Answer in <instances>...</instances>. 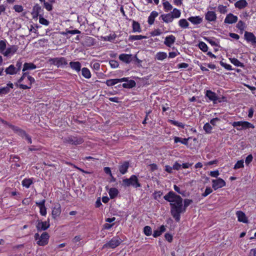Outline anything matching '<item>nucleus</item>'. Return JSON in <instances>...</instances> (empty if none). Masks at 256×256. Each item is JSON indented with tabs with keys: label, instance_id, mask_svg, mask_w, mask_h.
I'll use <instances>...</instances> for the list:
<instances>
[{
	"label": "nucleus",
	"instance_id": "obj_30",
	"mask_svg": "<svg viewBox=\"0 0 256 256\" xmlns=\"http://www.w3.org/2000/svg\"><path fill=\"white\" fill-rule=\"evenodd\" d=\"M109 195L111 199L115 198L118 194V190L114 188H110L109 190Z\"/></svg>",
	"mask_w": 256,
	"mask_h": 256
},
{
	"label": "nucleus",
	"instance_id": "obj_9",
	"mask_svg": "<svg viewBox=\"0 0 256 256\" xmlns=\"http://www.w3.org/2000/svg\"><path fill=\"white\" fill-rule=\"evenodd\" d=\"M212 188L214 190L222 188L226 184L225 181L221 178H218L216 180H212Z\"/></svg>",
	"mask_w": 256,
	"mask_h": 256
},
{
	"label": "nucleus",
	"instance_id": "obj_15",
	"mask_svg": "<svg viewBox=\"0 0 256 256\" xmlns=\"http://www.w3.org/2000/svg\"><path fill=\"white\" fill-rule=\"evenodd\" d=\"M119 59L125 63L129 64L132 60V54H122L119 56Z\"/></svg>",
	"mask_w": 256,
	"mask_h": 256
},
{
	"label": "nucleus",
	"instance_id": "obj_12",
	"mask_svg": "<svg viewBox=\"0 0 256 256\" xmlns=\"http://www.w3.org/2000/svg\"><path fill=\"white\" fill-rule=\"evenodd\" d=\"M130 166V162L128 161H125L118 166V170L120 173L124 174L127 172Z\"/></svg>",
	"mask_w": 256,
	"mask_h": 256
},
{
	"label": "nucleus",
	"instance_id": "obj_62",
	"mask_svg": "<svg viewBox=\"0 0 256 256\" xmlns=\"http://www.w3.org/2000/svg\"><path fill=\"white\" fill-rule=\"evenodd\" d=\"M164 237H165V238L169 242H171L172 240V234H168V233H166L165 234H164Z\"/></svg>",
	"mask_w": 256,
	"mask_h": 256
},
{
	"label": "nucleus",
	"instance_id": "obj_1",
	"mask_svg": "<svg viewBox=\"0 0 256 256\" xmlns=\"http://www.w3.org/2000/svg\"><path fill=\"white\" fill-rule=\"evenodd\" d=\"M164 198L169 202L170 207V214L176 222H179L180 218V214L186 212V208L193 202L192 200L183 199L174 192L170 191L164 196Z\"/></svg>",
	"mask_w": 256,
	"mask_h": 256
},
{
	"label": "nucleus",
	"instance_id": "obj_38",
	"mask_svg": "<svg viewBox=\"0 0 256 256\" xmlns=\"http://www.w3.org/2000/svg\"><path fill=\"white\" fill-rule=\"evenodd\" d=\"M32 183L30 178H24L22 182V185L26 188H28Z\"/></svg>",
	"mask_w": 256,
	"mask_h": 256
},
{
	"label": "nucleus",
	"instance_id": "obj_49",
	"mask_svg": "<svg viewBox=\"0 0 256 256\" xmlns=\"http://www.w3.org/2000/svg\"><path fill=\"white\" fill-rule=\"evenodd\" d=\"M236 28L242 31L245 28V24L242 20H240L236 24Z\"/></svg>",
	"mask_w": 256,
	"mask_h": 256
},
{
	"label": "nucleus",
	"instance_id": "obj_3",
	"mask_svg": "<svg viewBox=\"0 0 256 256\" xmlns=\"http://www.w3.org/2000/svg\"><path fill=\"white\" fill-rule=\"evenodd\" d=\"M63 142L72 145L77 146L84 142V138L79 136H68L63 138Z\"/></svg>",
	"mask_w": 256,
	"mask_h": 256
},
{
	"label": "nucleus",
	"instance_id": "obj_29",
	"mask_svg": "<svg viewBox=\"0 0 256 256\" xmlns=\"http://www.w3.org/2000/svg\"><path fill=\"white\" fill-rule=\"evenodd\" d=\"M132 27V32H142V29H141V28L140 26V24L137 22L133 20Z\"/></svg>",
	"mask_w": 256,
	"mask_h": 256
},
{
	"label": "nucleus",
	"instance_id": "obj_47",
	"mask_svg": "<svg viewBox=\"0 0 256 256\" xmlns=\"http://www.w3.org/2000/svg\"><path fill=\"white\" fill-rule=\"evenodd\" d=\"M32 11L40 14L43 10L41 6L38 4H36L34 6Z\"/></svg>",
	"mask_w": 256,
	"mask_h": 256
},
{
	"label": "nucleus",
	"instance_id": "obj_64",
	"mask_svg": "<svg viewBox=\"0 0 256 256\" xmlns=\"http://www.w3.org/2000/svg\"><path fill=\"white\" fill-rule=\"evenodd\" d=\"M9 128H12L14 132H16L17 134L19 130H20V128L18 126H14V125H12L11 124H8Z\"/></svg>",
	"mask_w": 256,
	"mask_h": 256
},
{
	"label": "nucleus",
	"instance_id": "obj_50",
	"mask_svg": "<svg viewBox=\"0 0 256 256\" xmlns=\"http://www.w3.org/2000/svg\"><path fill=\"white\" fill-rule=\"evenodd\" d=\"M10 92V89L8 88V86L0 88V95L7 94Z\"/></svg>",
	"mask_w": 256,
	"mask_h": 256
},
{
	"label": "nucleus",
	"instance_id": "obj_43",
	"mask_svg": "<svg viewBox=\"0 0 256 256\" xmlns=\"http://www.w3.org/2000/svg\"><path fill=\"white\" fill-rule=\"evenodd\" d=\"M198 47L204 52H206L208 51V46L204 42H200L198 44Z\"/></svg>",
	"mask_w": 256,
	"mask_h": 256
},
{
	"label": "nucleus",
	"instance_id": "obj_4",
	"mask_svg": "<svg viewBox=\"0 0 256 256\" xmlns=\"http://www.w3.org/2000/svg\"><path fill=\"white\" fill-rule=\"evenodd\" d=\"M122 240L118 236H114L110 240L105 244L102 248H114L118 246Z\"/></svg>",
	"mask_w": 256,
	"mask_h": 256
},
{
	"label": "nucleus",
	"instance_id": "obj_42",
	"mask_svg": "<svg viewBox=\"0 0 256 256\" xmlns=\"http://www.w3.org/2000/svg\"><path fill=\"white\" fill-rule=\"evenodd\" d=\"M106 83L108 86H113L118 83V78L108 80Z\"/></svg>",
	"mask_w": 256,
	"mask_h": 256
},
{
	"label": "nucleus",
	"instance_id": "obj_55",
	"mask_svg": "<svg viewBox=\"0 0 256 256\" xmlns=\"http://www.w3.org/2000/svg\"><path fill=\"white\" fill-rule=\"evenodd\" d=\"M112 68H116L118 66V62L115 60H110L109 62Z\"/></svg>",
	"mask_w": 256,
	"mask_h": 256
},
{
	"label": "nucleus",
	"instance_id": "obj_26",
	"mask_svg": "<svg viewBox=\"0 0 256 256\" xmlns=\"http://www.w3.org/2000/svg\"><path fill=\"white\" fill-rule=\"evenodd\" d=\"M166 229L164 225H162L158 230H156L154 231L153 236L154 238H157L160 236L162 232L166 231Z\"/></svg>",
	"mask_w": 256,
	"mask_h": 256
},
{
	"label": "nucleus",
	"instance_id": "obj_2",
	"mask_svg": "<svg viewBox=\"0 0 256 256\" xmlns=\"http://www.w3.org/2000/svg\"><path fill=\"white\" fill-rule=\"evenodd\" d=\"M122 185L125 188L131 186L136 188L141 186V184L138 182V177L136 175H132L129 178H126L123 179Z\"/></svg>",
	"mask_w": 256,
	"mask_h": 256
},
{
	"label": "nucleus",
	"instance_id": "obj_41",
	"mask_svg": "<svg viewBox=\"0 0 256 256\" xmlns=\"http://www.w3.org/2000/svg\"><path fill=\"white\" fill-rule=\"evenodd\" d=\"M6 40H0V52L1 54H3V53L4 52V50L6 48Z\"/></svg>",
	"mask_w": 256,
	"mask_h": 256
},
{
	"label": "nucleus",
	"instance_id": "obj_34",
	"mask_svg": "<svg viewBox=\"0 0 256 256\" xmlns=\"http://www.w3.org/2000/svg\"><path fill=\"white\" fill-rule=\"evenodd\" d=\"M230 62L234 64V66H240L241 68H244V65L243 63L240 62L237 58H231L230 59Z\"/></svg>",
	"mask_w": 256,
	"mask_h": 256
},
{
	"label": "nucleus",
	"instance_id": "obj_14",
	"mask_svg": "<svg viewBox=\"0 0 256 256\" xmlns=\"http://www.w3.org/2000/svg\"><path fill=\"white\" fill-rule=\"evenodd\" d=\"M238 20V17L232 14H228L224 19V23L232 24Z\"/></svg>",
	"mask_w": 256,
	"mask_h": 256
},
{
	"label": "nucleus",
	"instance_id": "obj_40",
	"mask_svg": "<svg viewBox=\"0 0 256 256\" xmlns=\"http://www.w3.org/2000/svg\"><path fill=\"white\" fill-rule=\"evenodd\" d=\"M170 13L172 14L174 18H180L181 14L180 10L176 8H174L173 11Z\"/></svg>",
	"mask_w": 256,
	"mask_h": 256
},
{
	"label": "nucleus",
	"instance_id": "obj_36",
	"mask_svg": "<svg viewBox=\"0 0 256 256\" xmlns=\"http://www.w3.org/2000/svg\"><path fill=\"white\" fill-rule=\"evenodd\" d=\"M167 57L166 53L164 52H159L156 55V58L158 60H162L165 59Z\"/></svg>",
	"mask_w": 256,
	"mask_h": 256
},
{
	"label": "nucleus",
	"instance_id": "obj_45",
	"mask_svg": "<svg viewBox=\"0 0 256 256\" xmlns=\"http://www.w3.org/2000/svg\"><path fill=\"white\" fill-rule=\"evenodd\" d=\"M244 160H238L236 162V163L235 164L234 168L235 170H236L238 168H244Z\"/></svg>",
	"mask_w": 256,
	"mask_h": 256
},
{
	"label": "nucleus",
	"instance_id": "obj_51",
	"mask_svg": "<svg viewBox=\"0 0 256 256\" xmlns=\"http://www.w3.org/2000/svg\"><path fill=\"white\" fill-rule=\"evenodd\" d=\"M204 130L206 133L210 134L212 132V127L209 123H206L204 126Z\"/></svg>",
	"mask_w": 256,
	"mask_h": 256
},
{
	"label": "nucleus",
	"instance_id": "obj_54",
	"mask_svg": "<svg viewBox=\"0 0 256 256\" xmlns=\"http://www.w3.org/2000/svg\"><path fill=\"white\" fill-rule=\"evenodd\" d=\"M212 192V189L210 187H207L204 193L202 194V196L206 197Z\"/></svg>",
	"mask_w": 256,
	"mask_h": 256
},
{
	"label": "nucleus",
	"instance_id": "obj_58",
	"mask_svg": "<svg viewBox=\"0 0 256 256\" xmlns=\"http://www.w3.org/2000/svg\"><path fill=\"white\" fill-rule=\"evenodd\" d=\"M14 9L16 12H20L24 10L22 6L20 5L14 6Z\"/></svg>",
	"mask_w": 256,
	"mask_h": 256
},
{
	"label": "nucleus",
	"instance_id": "obj_24",
	"mask_svg": "<svg viewBox=\"0 0 256 256\" xmlns=\"http://www.w3.org/2000/svg\"><path fill=\"white\" fill-rule=\"evenodd\" d=\"M254 128V126L251 123H250L248 122L242 121L241 128H237L236 129L238 130H240L243 129H246V128Z\"/></svg>",
	"mask_w": 256,
	"mask_h": 256
},
{
	"label": "nucleus",
	"instance_id": "obj_31",
	"mask_svg": "<svg viewBox=\"0 0 256 256\" xmlns=\"http://www.w3.org/2000/svg\"><path fill=\"white\" fill-rule=\"evenodd\" d=\"M174 142L175 143H178V142H180L184 145L188 144V140H189V138H182L178 137V136H174Z\"/></svg>",
	"mask_w": 256,
	"mask_h": 256
},
{
	"label": "nucleus",
	"instance_id": "obj_18",
	"mask_svg": "<svg viewBox=\"0 0 256 256\" xmlns=\"http://www.w3.org/2000/svg\"><path fill=\"white\" fill-rule=\"evenodd\" d=\"M176 41V38L173 35H170L166 36L165 38L164 44L167 46L170 47Z\"/></svg>",
	"mask_w": 256,
	"mask_h": 256
},
{
	"label": "nucleus",
	"instance_id": "obj_33",
	"mask_svg": "<svg viewBox=\"0 0 256 256\" xmlns=\"http://www.w3.org/2000/svg\"><path fill=\"white\" fill-rule=\"evenodd\" d=\"M82 76L86 78H90L91 76L90 72L86 68H84L82 69Z\"/></svg>",
	"mask_w": 256,
	"mask_h": 256
},
{
	"label": "nucleus",
	"instance_id": "obj_13",
	"mask_svg": "<svg viewBox=\"0 0 256 256\" xmlns=\"http://www.w3.org/2000/svg\"><path fill=\"white\" fill-rule=\"evenodd\" d=\"M18 49V47L17 46H11L10 47L6 49V51L3 53V54L6 56H8L10 55H12L17 51Z\"/></svg>",
	"mask_w": 256,
	"mask_h": 256
},
{
	"label": "nucleus",
	"instance_id": "obj_32",
	"mask_svg": "<svg viewBox=\"0 0 256 256\" xmlns=\"http://www.w3.org/2000/svg\"><path fill=\"white\" fill-rule=\"evenodd\" d=\"M179 26L182 28H188L189 23L186 19H180L178 21Z\"/></svg>",
	"mask_w": 256,
	"mask_h": 256
},
{
	"label": "nucleus",
	"instance_id": "obj_44",
	"mask_svg": "<svg viewBox=\"0 0 256 256\" xmlns=\"http://www.w3.org/2000/svg\"><path fill=\"white\" fill-rule=\"evenodd\" d=\"M39 22L42 24L44 25V26H48L50 24V22L48 20L46 19L43 18L42 15H40L39 18Z\"/></svg>",
	"mask_w": 256,
	"mask_h": 256
},
{
	"label": "nucleus",
	"instance_id": "obj_60",
	"mask_svg": "<svg viewBox=\"0 0 256 256\" xmlns=\"http://www.w3.org/2000/svg\"><path fill=\"white\" fill-rule=\"evenodd\" d=\"M44 6L46 8V9L48 11H50L52 10V4L48 2H46L44 3Z\"/></svg>",
	"mask_w": 256,
	"mask_h": 256
},
{
	"label": "nucleus",
	"instance_id": "obj_35",
	"mask_svg": "<svg viewBox=\"0 0 256 256\" xmlns=\"http://www.w3.org/2000/svg\"><path fill=\"white\" fill-rule=\"evenodd\" d=\"M147 38L146 36L138 35V36H130L128 38V40L130 41L140 40L142 39Z\"/></svg>",
	"mask_w": 256,
	"mask_h": 256
},
{
	"label": "nucleus",
	"instance_id": "obj_7",
	"mask_svg": "<svg viewBox=\"0 0 256 256\" xmlns=\"http://www.w3.org/2000/svg\"><path fill=\"white\" fill-rule=\"evenodd\" d=\"M50 226V219L48 218L47 220L42 222V220H38V223L36 225V228L38 232L42 230H46Z\"/></svg>",
	"mask_w": 256,
	"mask_h": 256
},
{
	"label": "nucleus",
	"instance_id": "obj_28",
	"mask_svg": "<svg viewBox=\"0 0 256 256\" xmlns=\"http://www.w3.org/2000/svg\"><path fill=\"white\" fill-rule=\"evenodd\" d=\"M158 16V12L156 11H152L148 18V23L152 25L154 23V18Z\"/></svg>",
	"mask_w": 256,
	"mask_h": 256
},
{
	"label": "nucleus",
	"instance_id": "obj_59",
	"mask_svg": "<svg viewBox=\"0 0 256 256\" xmlns=\"http://www.w3.org/2000/svg\"><path fill=\"white\" fill-rule=\"evenodd\" d=\"M253 156L252 154H249L245 160L246 164L248 166L252 160Z\"/></svg>",
	"mask_w": 256,
	"mask_h": 256
},
{
	"label": "nucleus",
	"instance_id": "obj_25",
	"mask_svg": "<svg viewBox=\"0 0 256 256\" xmlns=\"http://www.w3.org/2000/svg\"><path fill=\"white\" fill-rule=\"evenodd\" d=\"M5 72L7 74L13 75L16 74L18 72V70H16V68L14 65L11 64L6 69Z\"/></svg>",
	"mask_w": 256,
	"mask_h": 256
},
{
	"label": "nucleus",
	"instance_id": "obj_27",
	"mask_svg": "<svg viewBox=\"0 0 256 256\" xmlns=\"http://www.w3.org/2000/svg\"><path fill=\"white\" fill-rule=\"evenodd\" d=\"M36 68V66L32 62H25L24 64L22 72L28 70H32Z\"/></svg>",
	"mask_w": 256,
	"mask_h": 256
},
{
	"label": "nucleus",
	"instance_id": "obj_10",
	"mask_svg": "<svg viewBox=\"0 0 256 256\" xmlns=\"http://www.w3.org/2000/svg\"><path fill=\"white\" fill-rule=\"evenodd\" d=\"M62 212L61 206L58 204L52 208V215L54 220H56L60 215Z\"/></svg>",
	"mask_w": 256,
	"mask_h": 256
},
{
	"label": "nucleus",
	"instance_id": "obj_17",
	"mask_svg": "<svg viewBox=\"0 0 256 256\" xmlns=\"http://www.w3.org/2000/svg\"><path fill=\"white\" fill-rule=\"evenodd\" d=\"M238 220L244 223H248V220L245 214L242 211L239 210L236 212Z\"/></svg>",
	"mask_w": 256,
	"mask_h": 256
},
{
	"label": "nucleus",
	"instance_id": "obj_20",
	"mask_svg": "<svg viewBox=\"0 0 256 256\" xmlns=\"http://www.w3.org/2000/svg\"><path fill=\"white\" fill-rule=\"evenodd\" d=\"M160 18L163 21L166 23H169L172 22L174 18L172 16V13H168L167 14H163L160 16Z\"/></svg>",
	"mask_w": 256,
	"mask_h": 256
},
{
	"label": "nucleus",
	"instance_id": "obj_21",
	"mask_svg": "<svg viewBox=\"0 0 256 256\" xmlns=\"http://www.w3.org/2000/svg\"><path fill=\"white\" fill-rule=\"evenodd\" d=\"M188 20L194 24H198L202 22V19L200 16H190Z\"/></svg>",
	"mask_w": 256,
	"mask_h": 256
},
{
	"label": "nucleus",
	"instance_id": "obj_16",
	"mask_svg": "<svg viewBox=\"0 0 256 256\" xmlns=\"http://www.w3.org/2000/svg\"><path fill=\"white\" fill-rule=\"evenodd\" d=\"M205 18L209 22H214L216 19V15L213 11H208L205 14Z\"/></svg>",
	"mask_w": 256,
	"mask_h": 256
},
{
	"label": "nucleus",
	"instance_id": "obj_11",
	"mask_svg": "<svg viewBox=\"0 0 256 256\" xmlns=\"http://www.w3.org/2000/svg\"><path fill=\"white\" fill-rule=\"evenodd\" d=\"M206 96L210 100L212 101L214 104H217L218 96H216L215 92H212L210 90H208L206 92Z\"/></svg>",
	"mask_w": 256,
	"mask_h": 256
},
{
	"label": "nucleus",
	"instance_id": "obj_6",
	"mask_svg": "<svg viewBox=\"0 0 256 256\" xmlns=\"http://www.w3.org/2000/svg\"><path fill=\"white\" fill-rule=\"evenodd\" d=\"M118 82H127V83H124L122 84V86L124 88H131L134 87L136 85V83L134 80H128V78H118Z\"/></svg>",
	"mask_w": 256,
	"mask_h": 256
},
{
	"label": "nucleus",
	"instance_id": "obj_61",
	"mask_svg": "<svg viewBox=\"0 0 256 256\" xmlns=\"http://www.w3.org/2000/svg\"><path fill=\"white\" fill-rule=\"evenodd\" d=\"M28 74H29L28 72H23L22 76L18 80V82H22V80L26 78V76L28 77Z\"/></svg>",
	"mask_w": 256,
	"mask_h": 256
},
{
	"label": "nucleus",
	"instance_id": "obj_39",
	"mask_svg": "<svg viewBox=\"0 0 256 256\" xmlns=\"http://www.w3.org/2000/svg\"><path fill=\"white\" fill-rule=\"evenodd\" d=\"M168 122L172 124L178 126L182 128H184V124L182 122H178V121L172 120H169Z\"/></svg>",
	"mask_w": 256,
	"mask_h": 256
},
{
	"label": "nucleus",
	"instance_id": "obj_22",
	"mask_svg": "<svg viewBox=\"0 0 256 256\" xmlns=\"http://www.w3.org/2000/svg\"><path fill=\"white\" fill-rule=\"evenodd\" d=\"M248 4L246 0H240L234 4V6L236 8L241 10L247 6Z\"/></svg>",
	"mask_w": 256,
	"mask_h": 256
},
{
	"label": "nucleus",
	"instance_id": "obj_53",
	"mask_svg": "<svg viewBox=\"0 0 256 256\" xmlns=\"http://www.w3.org/2000/svg\"><path fill=\"white\" fill-rule=\"evenodd\" d=\"M214 38H204V39L208 42L212 46H218L217 43L213 40Z\"/></svg>",
	"mask_w": 256,
	"mask_h": 256
},
{
	"label": "nucleus",
	"instance_id": "obj_8",
	"mask_svg": "<svg viewBox=\"0 0 256 256\" xmlns=\"http://www.w3.org/2000/svg\"><path fill=\"white\" fill-rule=\"evenodd\" d=\"M50 236L46 232H44L40 236V238L36 244L40 246H44L48 244Z\"/></svg>",
	"mask_w": 256,
	"mask_h": 256
},
{
	"label": "nucleus",
	"instance_id": "obj_48",
	"mask_svg": "<svg viewBox=\"0 0 256 256\" xmlns=\"http://www.w3.org/2000/svg\"><path fill=\"white\" fill-rule=\"evenodd\" d=\"M20 82H18V80L14 84L15 86L17 87H19L21 89L23 90H27V89H30V86H28V85H25L23 84H20Z\"/></svg>",
	"mask_w": 256,
	"mask_h": 256
},
{
	"label": "nucleus",
	"instance_id": "obj_52",
	"mask_svg": "<svg viewBox=\"0 0 256 256\" xmlns=\"http://www.w3.org/2000/svg\"><path fill=\"white\" fill-rule=\"evenodd\" d=\"M218 10L221 14H225L227 12V8L226 6H224L223 5H220L218 6Z\"/></svg>",
	"mask_w": 256,
	"mask_h": 256
},
{
	"label": "nucleus",
	"instance_id": "obj_46",
	"mask_svg": "<svg viewBox=\"0 0 256 256\" xmlns=\"http://www.w3.org/2000/svg\"><path fill=\"white\" fill-rule=\"evenodd\" d=\"M144 232L146 236H150L152 234V228L150 226H146L144 228Z\"/></svg>",
	"mask_w": 256,
	"mask_h": 256
},
{
	"label": "nucleus",
	"instance_id": "obj_56",
	"mask_svg": "<svg viewBox=\"0 0 256 256\" xmlns=\"http://www.w3.org/2000/svg\"><path fill=\"white\" fill-rule=\"evenodd\" d=\"M220 64L222 66L224 67L226 70H232V66L230 65L227 64L225 62H224L222 61L220 62Z\"/></svg>",
	"mask_w": 256,
	"mask_h": 256
},
{
	"label": "nucleus",
	"instance_id": "obj_37",
	"mask_svg": "<svg viewBox=\"0 0 256 256\" xmlns=\"http://www.w3.org/2000/svg\"><path fill=\"white\" fill-rule=\"evenodd\" d=\"M164 10L166 12L170 11L172 8V5L168 2L166 1L162 3Z\"/></svg>",
	"mask_w": 256,
	"mask_h": 256
},
{
	"label": "nucleus",
	"instance_id": "obj_5",
	"mask_svg": "<svg viewBox=\"0 0 256 256\" xmlns=\"http://www.w3.org/2000/svg\"><path fill=\"white\" fill-rule=\"evenodd\" d=\"M50 62L52 64L57 66L58 68L62 65H66L68 64L66 58L64 57L50 58Z\"/></svg>",
	"mask_w": 256,
	"mask_h": 256
},
{
	"label": "nucleus",
	"instance_id": "obj_63",
	"mask_svg": "<svg viewBox=\"0 0 256 256\" xmlns=\"http://www.w3.org/2000/svg\"><path fill=\"white\" fill-rule=\"evenodd\" d=\"M220 174L218 170L212 171L210 172V175L214 178H217Z\"/></svg>",
	"mask_w": 256,
	"mask_h": 256
},
{
	"label": "nucleus",
	"instance_id": "obj_19",
	"mask_svg": "<svg viewBox=\"0 0 256 256\" xmlns=\"http://www.w3.org/2000/svg\"><path fill=\"white\" fill-rule=\"evenodd\" d=\"M255 36L252 32L246 31L244 32V38L248 42L252 43V41L255 40Z\"/></svg>",
	"mask_w": 256,
	"mask_h": 256
},
{
	"label": "nucleus",
	"instance_id": "obj_57",
	"mask_svg": "<svg viewBox=\"0 0 256 256\" xmlns=\"http://www.w3.org/2000/svg\"><path fill=\"white\" fill-rule=\"evenodd\" d=\"M162 194L163 193L161 191L155 192L153 194L154 198L155 200H158V198H160Z\"/></svg>",
	"mask_w": 256,
	"mask_h": 256
},
{
	"label": "nucleus",
	"instance_id": "obj_23",
	"mask_svg": "<svg viewBox=\"0 0 256 256\" xmlns=\"http://www.w3.org/2000/svg\"><path fill=\"white\" fill-rule=\"evenodd\" d=\"M70 68L78 72L80 70L81 64L79 62H71L70 63Z\"/></svg>",
	"mask_w": 256,
	"mask_h": 256
}]
</instances>
